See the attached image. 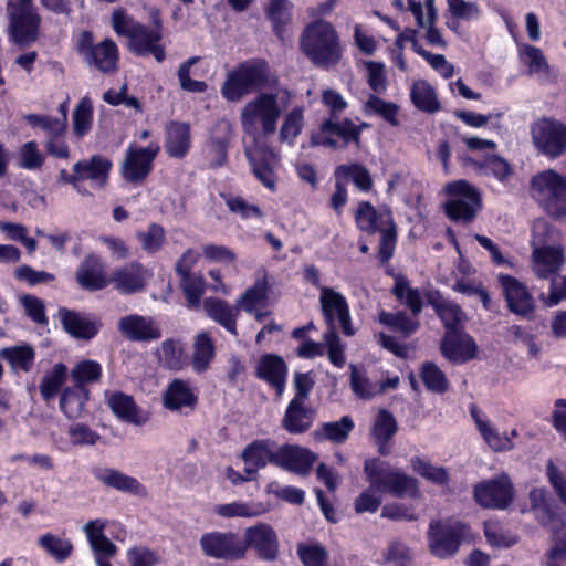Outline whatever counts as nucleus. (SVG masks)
<instances>
[{
    "mask_svg": "<svg viewBox=\"0 0 566 566\" xmlns=\"http://www.w3.org/2000/svg\"><path fill=\"white\" fill-rule=\"evenodd\" d=\"M24 120L32 128H41L49 137H62L66 132V120L48 115L28 114Z\"/></svg>",
    "mask_w": 566,
    "mask_h": 566,
    "instance_id": "53",
    "label": "nucleus"
},
{
    "mask_svg": "<svg viewBox=\"0 0 566 566\" xmlns=\"http://www.w3.org/2000/svg\"><path fill=\"white\" fill-rule=\"evenodd\" d=\"M291 14L292 3L289 0H271L266 9V15L277 34L290 22Z\"/></svg>",
    "mask_w": 566,
    "mask_h": 566,
    "instance_id": "57",
    "label": "nucleus"
},
{
    "mask_svg": "<svg viewBox=\"0 0 566 566\" xmlns=\"http://www.w3.org/2000/svg\"><path fill=\"white\" fill-rule=\"evenodd\" d=\"M113 163L105 156L93 155L80 159L73 165V171L77 172L80 185L88 181L93 189H104L108 185Z\"/></svg>",
    "mask_w": 566,
    "mask_h": 566,
    "instance_id": "15",
    "label": "nucleus"
},
{
    "mask_svg": "<svg viewBox=\"0 0 566 566\" xmlns=\"http://www.w3.org/2000/svg\"><path fill=\"white\" fill-rule=\"evenodd\" d=\"M161 401L164 408L171 412L189 415L197 407L198 395L188 381L174 379L164 390Z\"/></svg>",
    "mask_w": 566,
    "mask_h": 566,
    "instance_id": "16",
    "label": "nucleus"
},
{
    "mask_svg": "<svg viewBox=\"0 0 566 566\" xmlns=\"http://www.w3.org/2000/svg\"><path fill=\"white\" fill-rule=\"evenodd\" d=\"M160 28L148 29L138 24L128 39V49L137 55L153 54L157 62H163L166 57L164 48L159 44L161 40Z\"/></svg>",
    "mask_w": 566,
    "mask_h": 566,
    "instance_id": "20",
    "label": "nucleus"
},
{
    "mask_svg": "<svg viewBox=\"0 0 566 566\" xmlns=\"http://www.w3.org/2000/svg\"><path fill=\"white\" fill-rule=\"evenodd\" d=\"M470 415L484 442L495 452H505L514 448L513 441L506 432L500 433L476 405L470 406Z\"/></svg>",
    "mask_w": 566,
    "mask_h": 566,
    "instance_id": "25",
    "label": "nucleus"
},
{
    "mask_svg": "<svg viewBox=\"0 0 566 566\" xmlns=\"http://www.w3.org/2000/svg\"><path fill=\"white\" fill-rule=\"evenodd\" d=\"M120 334L133 342H151L161 337V331L153 317L129 314L119 318Z\"/></svg>",
    "mask_w": 566,
    "mask_h": 566,
    "instance_id": "19",
    "label": "nucleus"
},
{
    "mask_svg": "<svg viewBox=\"0 0 566 566\" xmlns=\"http://www.w3.org/2000/svg\"><path fill=\"white\" fill-rule=\"evenodd\" d=\"M475 165L485 174L492 175L499 181L506 180L513 172L511 165L499 155H488L481 160H475Z\"/></svg>",
    "mask_w": 566,
    "mask_h": 566,
    "instance_id": "56",
    "label": "nucleus"
},
{
    "mask_svg": "<svg viewBox=\"0 0 566 566\" xmlns=\"http://www.w3.org/2000/svg\"><path fill=\"white\" fill-rule=\"evenodd\" d=\"M408 9L412 13L418 28L429 27L436 23L438 12L434 6L436 0H424V3L418 0H407Z\"/></svg>",
    "mask_w": 566,
    "mask_h": 566,
    "instance_id": "58",
    "label": "nucleus"
},
{
    "mask_svg": "<svg viewBox=\"0 0 566 566\" xmlns=\"http://www.w3.org/2000/svg\"><path fill=\"white\" fill-rule=\"evenodd\" d=\"M549 232L546 222L536 223L533 229L532 268L539 279L557 275L565 262L564 248L548 244Z\"/></svg>",
    "mask_w": 566,
    "mask_h": 566,
    "instance_id": "5",
    "label": "nucleus"
},
{
    "mask_svg": "<svg viewBox=\"0 0 566 566\" xmlns=\"http://www.w3.org/2000/svg\"><path fill=\"white\" fill-rule=\"evenodd\" d=\"M206 314L214 322L223 326L229 333L237 336L238 306H231L228 302L216 297H208L203 301Z\"/></svg>",
    "mask_w": 566,
    "mask_h": 566,
    "instance_id": "29",
    "label": "nucleus"
},
{
    "mask_svg": "<svg viewBox=\"0 0 566 566\" xmlns=\"http://www.w3.org/2000/svg\"><path fill=\"white\" fill-rule=\"evenodd\" d=\"M104 528L105 524L101 520L90 521L84 525V532L95 554L97 565L98 558L107 560L117 552L116 546L104 535Z\"/></svg>",
    "mask_w": 566,
    "mask_h": 566,
    "instance_id": "34",
    "label": "nucleus"
},
{
    "mask_svg": "<svg viewBox=\"0 0 566 566\" xmlns=\"http://www.w3.org/2000/svg\"><path fill=\"white\" fill-rule=\"evenodd\" d=\"M531 137L535 148L544 156L555 159L566 153V124L543 116L531 125Z\"/></svg>",
    "mask_w": 566,
    "mask_h": 566,
    "instance_id": "8",
    "label": "nucleus"
},
{
    "mask_svg": "<svg viewBox=\"0 0 566 566\" xmlns=\"http://www.w3.org/2000/svg\"><path fill=\"white\" fill-rule=\"evenodd\" d=\"M97 479L105 485L124 493H142V484L133 476H129L114 469H105L96 474Z\"/></svg>",
    "mask_w": 566,
    "mask_h": 566,
    "instance_id": "40",
    "label": "nucleus"
},
{
    "mask_svg": "<svg viewBox=\"0 0 566 566\" xmlns=\"http://www.w3.org/2000/svg\"><path fill=\"white\" fill-rule=\"evenodd\" d=\"M365 76L368 86L377 94L387 90V75L385 64L378 61H364Z\"/></svg>",
    "mask_w": 566,
    "mask_h": 566,
    "instance_id": "60",
    "label": "nucleus"
},
{
    "mask_svg": "<svg viewBox=\"0 0 566 566\" xmlns=\"http://www.w3.org/2000/svg\"><path fill=\"white\" fill-rule=\"evenodd\" d=\"M243 542L248 544V547L254 548L259 557L263 559L273 560L277 556V536L274 530L266 524L248 527Z\"/></svg>",
    "mask_w": 566,
    "mask_h": 566,
    "instance_id": "22",
    "label": "nucleus"
},
{
    "mask_svg": "<svg viewBox=\"0 0 566 566\" xmlns=\"http://www.w3.org/2000/svg\"><path fill=\"white\" fill-rule=\"evenodd\" d=\"M45 163V155L40 150L34 140H30L20 146L18 150V165L25 170H40Z\"/></svg>",
    "mask_w": 566,
    "mask_h": 566,
    "instance_id": "51",
    "label": "nucleus"
},
{
    "mask_svg": "<svg viewBox=\"0 0 566 566\" xmlns=\"http://www.w3.org/2000/svg\"><path fill=\"white\" fill-rule=\"evenodd\" d=\"M361 127L355 125L350 119L335 123L332 119L324 120L321 124L319 130L314 133L311 137L313 146H325L336 148L338 146L335 136L339 137L344 145L354 142L359 143Z\"/></svg>",
    "mask_w": 566,
    "mask_h": 566,
    "instance_id": "14",
    "label": "nucleus"
},
{
    "mask_svg": "<svg viewBox=\"0 0 566 566\" xmlns=\"http://www.w3.org/2000/svg\"><path fill=\"white\" fill-rule=\"evenodd\" d=\"M0 358L8 360L13 371H29L34 361V350L28 346H12L0 350Z\"/></svg>",
    "mask_w": 566,
    "mask_h": 566,
    "instance_id": "46",
    "label": "nucleus"
},
{
    "mask_svg": "<svg viewBox=\"0 0 566 566\" xmlns=\"http://www.w3.org/2000/svg\"><path fill=\"white\" fill-rule=\"evenodd\" d=\"M499 281L503 287L509 310L517 316L531 318L535 306L527 287L509 274H500Z\"/></svg>",
    "mask_w": 566,
    "mask_h": 566,
    "instance_id": "18",
    "label": "nucleus"
},
{
    "mask_svg": "<svg viewBox=\"0 0 566 566\" xmlns=\"http://www.w3.org/2000/svg\"><path fill=\"white\" fill-rule=\"evenodd\" d=\"M276 455H279V446L273 440H256L242 451L244 470L252 474L268 463L276 464Z\"/></svg>",
    "mask_w": 566,
    "mask_h": 566,
    "instance_id": "23",
    "label": "nucleus"
},
{
    "mask_svg": "<svg viewBox=\"0 0 566 566\" xmlns=\"http://www.w3.org/2000/svg\"><path fill=\"white\" fill-rule=\"evenodd\" d=\"M287 375V366L284 360L276 355H263L256 366V376L266 381L281 397L283 395Z\"/></svg>",
    "mask_w": 566,
    "mask_h": 566,
    "instance_id": "26",
    "label": "nucleus"
},
{
    "mask_svg": "<svg viewBox=\"0 0 566 566\" xmlns=\"http://www.w3.org/2000/svg\"><path fill=\"white\" fill-rule=\"evenodd\" d=\"M270 283L268 274L259 275L253 285L248 287L238 298L237 306L245 313H254L256 308L266 306L269 300Z\"/></svg>",
    "mask_w": 566,
    "mask_h": 566,
    "instance_id": "32",
    "label": "nucleus"
},
{
    "mask_svg": "<svg viewBox=\"0 0 566 566\" xmlns=\"http://www.w3.org/2000/svg\"><path fill=\"white\" fill-rule=\"evenodd\" d=\"M482 208L481 191L462 179V224L472 222Z\"/></svg>",
    "mask_w": 566,
    "mask_h": 566,
    "instance_id": "45",
    "label": "nucleus"
},
{
    "mask_svg": "<svg viewBox=\"0 0 566 566\" xmlns=\"http://www.w3.org/2000/svg\"><path fill=\"white\" fill-rule=\"evenodd\" d=\"M300 50L316 67L332 70L344 57V46L336 28L326 20L308 23L298 40Z\"/></svg>",
    "mask_w": 566,
    "mask_h": 566,
    "instance_id": "2",
    "label": "nucleus"
},
{
    "mask_svg": "<svg viewBox=\"0 0 566 566\" xmlns=\"http://www.w3.org/2000/svg\"><path fill=\"white\" fill-rule=\"evenodd\" d=\"M428 303L434 308L443 322L446 334L441 340V352L446 358L453 363L460 360V337L458 334L459 308L458 305L444 300L438 291H428Z\"/></svg>",
    "mask_w": 566,
    "mask_h": 566,
    "instance_id": "6",
    "label": "nucleus"
},
{
    "mask_svg": "<svg viewBox=\"0 0 566 566\" xmlns=\"http://www.w3.org/2000/svg\"><path fill=\"white\" fill-rule=\"evenodd\" d=\"M266 81V63L263 61H247L227 74L221 94L227 101L239 102L247 94L262 87Z\"/></svg>",
    "mask_w": 566,
    "mask_h": 566,
    "instance_id": "4",
    "label": "nucleus"
},
{
    "mask_svg": "<svg viewBox=\"0 0 566 566\" xmlns=\"http://www.w3.org/2000/svg\"><path fill=\"white\" fill-rule=\"evenodd\" d=\"M191 145L190 126L186 123L170 122L166 126L165 149L170 157L181 158Z\"/></svg>",
    "mask_w": 566,
    "mask_h": 566,
    "instance_id": "30",
    "label": "nucleus"
},
{
    "mask_svg": "<svg viewBox=\"0 0 566 566\" xmlns=\"http://www.w3.org/2000/svg\"><path fill=\"white\" fill-rule=\"evenodd\" d=\"M93 125V105L88 97H83L72 115V128L77 138L84 137Z\"/></svg>",
    "mask_w": 566,
    "mask_h": 566,
    "instance_id": "47",
    "label": "nucleus"
},
{
    "mask_svg": "<svg viewBox=\"0 0 566 566\" xmlns=\"http://www.w3.org/2000/svg\"><path fill=\"white\" fill-rule=\"evenodd\" d=\"M303 127V111L301 108L292 109L284 118L280 129V139L290 145L294 144Z\"/></svg>",
    "mask_w": 566,
    "mask_h": 566,
    "instance_id": "62",
    "label": "nucleus"
},
{
    "mask_svg": "<svg viewBox=\"0 0 566 566\" xmlns=\"http://www.w3.org/2000/svg\"><path fill=\"white\" fill-rule=\"evenodd\" d=\"M271 506L269 501H235L229 504L218 505L216 513L223 517H255L270 511Z\"/></svg>",
    "mask_w": 566,
    "mask_h": 566,
    "instance_id": "35",
    "label": "nucleus"
},
{
    "mask_svg": "<svg viewBox=\"0 0 566 566\" xmlns=\"http://www.w3.org/2000/svg\"><path fill=\"white\" fill-rule=\"evenodd\" d=\"M160 150L158 143H150L147 147L129 145L120 165V174L127 182H143L153 169V161Z\"/></svg>",
    "mask_w": 566,
    "mask_h": 566,
    "instance_id": "11",
    "label": "nucleus"
},
{
    "mask_svg": "<svg viewBox=\"0 0 566 566\" xmlns=\"http://www.w3.org/2000/svg\"><path fill=\"white\" fill-rule=\"evenodd\" d=\"M353 45L364 55L373 56L379 49V40L361 24L353 25Z\"/></svg>",
    "mask_w": 566,
    "mask_h": 566,
    "instance_id": "54",
    "label": "nucleus"
},
{
    "mask_svg": "<svg viewBox=\"0 0 566 566\" xmlns=\"http://www.w3.org/2000/svg\"><path fill=\"white\" fill-rule=\"evenodd\" d=\"M303 405L304 402H301L300 399H292L286 408L283 427L291 433H302L312 424V412Z\"/></svg>",
    "mask_w": 566,
    "mask_h": 566,
    "instance_id": "38",
    "label": "nucleus"
},
{
    "mask_svg": "<svg viewBox=\"0 0 566 566\" xmlns=\"http://www.w3.org/2000/svg\"><path fill=\"white\" fill-rule=\"evenodd\" d=\"M473 495H514V485L510 475L502 472L492 479L476 483Z\"/></svg>",
    "mask_w": 566,
    "mask_h": 566,
    "instance_id": "44",
    "label": "nucleus"
},
{
    "mask_svg": "<svg viewBox=\"0 0 566 566\" xmlns=\"http://www.w3.org/2000/svg\"><path fill=\"white\" fill-rule=\"evenodd\" d=\"M76 50L90 66L103 73H112L117 70L118 48L111 39H105L95 44L91 32L81 31L76 38Z\"/></svg>",
    "mask_w": 566,
    "mask_h": 566,
    "instance_id": "7",
    "label": "nucleus"
},
{
    "mask_svg": "<svg viewBox=\"0 0 566 566\" xmlns=\"http://www.w3.org/2000/svg\"><path fill=\"white\" fill-rule=\"evenodd\" d=\"M417 491V480L399 470H391L385 480L380 492L398 495L412 494Z\"/></svg>",
    "mask_w": 566,
    "mask_h": 566,
    "instance_id": "50",
    "label": "nucleus"
},
{
    "mask_svg": "<svg viewBox=\"0 0 566 566\" xmlns=\"http://www.w3.org/2000/svg\"><path fill=\"white\" fill-rule=\"evenodd\" d=\"M203 553L212 558L237 560L245 556L248 544L232 532H210L200 538Z\"/></svg>",
    "mask_w": 566,
    "mask_h": 566,
    "instance_id": "10",
    "label": "nucleus"
},
{
    "mask_svg": "<svg viewBox=\"0 0 566 566\" xmlns=\"http://www.w3.org/2000/svg\"><path fill=\"white\" fill-rule=\"evenodd\" d=\"M280 93H261L244 104L240 112L244 153L254 176L270 190L276 186L277 157L268 138L276 132L284 106Z\"/></svg>",
    "mask_w": 566,
    "mask_h": 566,
    "instance_id": "1",
    "label": "nucleus"
},
{
    "mask_svg": "<svg viewBox=\"0 0 566 566\" xmlns=\"http://www.w3.org/2000/svg\"><path fill=\"white\" fill-rule=\"evenodd\" d=\"M319 303L328 328L335 327L337 319L344 335L353 336L355 334L349 306L342 293L332 287H321Z\"/></svg>",
    "mask_w": 566,
    "mask_h": 566,
    "instance_id": "13",
    "label": "nucleus"
},
{
    "mask_svg": "<svg viewBox=\"0 0 566 566\" xmlns=\"http://www.w3.org/2000/svg\"><path fill=\"white\" fill-rule=\"evenodd\" d=\"M398 429L395 417L387 410H380L371 426L370 436L377 446L379 453L389 454L390 448L388 442L396 434Z\"/></svg>",
    "mask_w": 566,
    "mask_h": 566,
    "instance_id": "33",
    "label": "nucleus"
},
{
    "mask_svg": "<svg viewBox=\"0 0 566 566\" xmlns=\"http://www.w3.org/2000/svg\"><path fill=\"white\" fill-rule=\"evenodd\" d=\"M39 545L57 562L65 560L73 551V545L70 541L50 533L44 534L39 538Z\"/></svg>",
    "mask_w": 566,
    "mask_h": 566,
    "instance_id": "55",
    "label": "nucleus"
},
{
    "mask_svg": "<svg viewBox=\"0 0 566 566\" xmlns=\"http://www.w3.org/2000/svg\"><path fill=\"white\" fill-rule=\"evenodd\" d=\"M392 293L399 302L411 310L415 316L421 312L422 301L420 292L418 289L410 286V283L406 276L400 274L395 276Z\"/></svg>",
    "mask_w": 566,
    "mask_h": 566,
    "instance_id": "41",
    "label": "nucleus"
},
{
    "mask_svg": "<svg viewBox=\"0 0 566 566\" xmlns=\"http://www.w3.org/2000/svg\"><path fill=\"white\" fill-rule=\"evenodd\" d=\"M157 355L159 360L170 369L180 370L187 364L185 345L179 340H164L157 349Z\"/></svg>",
    "mask_w": 566,
    "mask_h": 566,
    "instance_id": "42",
    "label": "nucleus"
},
{
    "mask_svg": "<svg viewBox=\"0 0 566 566\" xmlns=\"http://www.w3.org/2000/svg\"><path fill=\"white\" fill-rule=\"evenodd\" d=\"M60 315L64 329L75 338L91 339L98 332L97 324L82 314L61 311Z\"/></svg>",
    "mask_w": 566,
    "mask_h": 566,
    "instance_id": "36",
    "label": "nucleus"
},
{
    "mask_svg": "<svg viewBox=\"0 0 566 566\" xmlns=\"http://www.w3.org/2000/svg\"><path fill=\"white\" fill-rule=\"evenodd\" d=\"M216 355L214 345L207 332L199 333L193 342L192 367L198 374L206 371Z\"/></svg>",
    "mask_w": 566,
    "mask_h": 566,
    "instance_id": "39",
    "label": "nucleus"
},
{
    "mask_svg": "<svg viewBox=\"0 0 566 566\" xmlns=\"http://www.w3.org/2000/svg\"><path fill=\"white\" fill-rule=\"evenodd\" d=\"M136 235L143 250L148 253L160 250L166 239L165 229L158 223L149 224L145 231H138Z\"/></svg>",
    "mask_w": 566,
    "mask_h": 566,
    "instance_id": "61",
    "label": "nucleus"
},
{
    "mask_svg": "<svg viewBox=\"0 0 566 566\" xmlns=\"http://www.w3.org/2000/svg\"><path fill=\"white\" fill-rule=\"evenodd\" d=\"M105 395L108 407L120 420L136 426H143L148 421L149 415L138 408L129 395L120 391H111Z\"/></svg>",
    "mask_w": 566,
    "mask_h": 566,
    "instance_id": "24",
    "label": "nucleus"
},
{
    "mask_svg": "<svg viewBox=\"0 0 566 566\" xmlns=\"http://www.w3.org/2000/svg\"><path fill=\"white\" fill-rule=\"evenodd\" d=\"M554 546L547 552V566H562L566 562V524L554 527Z\"/></svg>",
    "mask_w": 566,
    "mask_h": 566,
    "instance_id": "59",
    "label": "nucleus"
},
{
    "mask_svg": "<svg viewBox=\"0 0 566 566\" xmlns=\"http://www.w3.org/2000/svg\"><path fill=\"white\" fill-rule=\"evenodd\" d=\"M535 518L543 526L557 527L563 523L565 511L555 497H526Z\"/></svg>",
    "mask_w": 566,
    "mask_h": 566,
    "instance_id": "28",
    "label": "nucleus"
},
{
    "mask_svg": "<svg viewBox=\"0 0 566 566\" xmlns=\"http://www.w3.org/2000/svg\"><path fill=\"white\" fill-rule=\"evenodd\" d=\"M363 111L366 115H378L389 124L398 125L397 113L398 106L391 102H387L377 95L370 94L364 103Z\"/></svg>",
    "mask_w": 566,
    "mask_h": 566,
    "instance_id": "48",
    "label": "nucleus"
},
{
    "mask_svg": "<svg viewBox=\"0 0 566 566\" xmlns=\"http://www.w3.org/2000/svg\"><path fill=\"white\" fill-rule=\"evenodd\" d=\"M420 378L426 388L433 392H443L448 388L444 374L432 363H426L420 370Z\"/></svg>",
    "mask_w": 566,
    "mask_h": 566,
    "instance_id": "63",
    "label": "nucleus"
},
{
    "mask_svg": "<svg viewBox=\"0 0 566 566\" xmlns=\"http://www.w3.org/2000/svg\"><path fill=\"white\" fill-rule=\"evenodd\" d=\"M10 33L14 42L28 44L38 38L40 15L33 6V0H8Z\"/></svg>",
    "mask_w": 566,
    "mask_h": 566,
    "instance_id": "9",
    "label": "nucleus"
},
{
    "mask_svg": "<svg viewBox=\"0 0 566 566\" xmlns=\"http://www.w3.org/2000/svg\"><path fill=\"white\" fill-rule=\"evenodd\" d=\"M430 552L439 557L452 556L460 545V522L458 518L432 521L428 530Z\"/></svg>",
    "mask_w": 566,
    "mask_h": 566,
    "instance_id": "12",
    "label": "nucleus"
},
{
    "mask_svg": "<svg viewBox=\"0 0 566 566\" xmlns=\"http://www.w3.org/2000/svg\"><path fill=\"white\" fill-rule=\"evenodd\" d=\"M87 400V390L83 386H75L63 390L60 407L70 419H76L82 415Z\"/></svg>",
    "mask_w": 566,
    "mask_h": 566,
    "instance_id": "43",
    "label": "nucleus"
},
{
    "mask_svg": "<svg viewBox=\"0 0 566 566\" xmlns=\"http://www.w3.org/2000/svg\"><path fill=\"white\" fill-rule=\"evenodd\" d=\"M151 272L138 262L116 268L109 276L114 289L122 294H134L144 290Z\"/></svg>",
    "mask_w": 566,
    "mask_h": 566,
    "instance_id": "17",
    "label": "nucleus"
},
{
    "mask_svg": "<svg viewBox=\"0 0 566 566\" xmlns=\"http://www.w3.org/2000/svg\"><path fill=\"white\" fill-rule=\"evenodd\" d=\"M411 99L417 108L433 113L439 109V102L432 86L426 81H417L411 87Z\"/></svg>",
    "mask_w": 566,
    "mask_h": 566,
    "instance_id": "49",
    "label": "nucleus"
},
{
    "mask_svg": "<svg viewBox=\"0 0 566 566\" xmlns=\"http://www.w3.org/2000/svg\"><path fill=\"white\" fill-rule=\"evenodd\" d=\"M355 220L357 227L366 232L374 233L394 222L391 211L387 208L375 209L369 202L358 203Z\"/></svg>",
    "mask_w": 566,
    "mask_h": 566,
    "instance_id": "27",
    "label": "nucleus"
},
{
    "mask_svg": "<svg viewBox=\"0 0 566 566\" xmlns=\"http://www.w3.org/2000/svg\"><path fill=\"white\" fill-rule=\"evenodd\" d=\"M350 374V386L355 395L360 399H371L373 397L380 395L388 389H395L399 385V377H388L384 381H377L374 386H369L368 389L360 387L361 381H365V374L361 373L357 367L352 366Z\"/></svg>",
    "mask_w": 566,
    "mask_h": 566,
    "instance_id": "37",
    "label": "nucleus"
},
{
    "mask_svg": "<svg viewBox=\"0 0 566 566\" xmlns=\"http://www.w3.org/2000/svg\"><path fill=\"white\" fill-rule=\"evenodd\" d=\"M80 285L86 290L96 291L111 284L103 273V265L98 256L88 255L84 259L76 273Z\"/></svg>",
    "mask_w": 566,
    "mask_h": 566,
    "instance_id": "31",
    "label": "nucleus"
},
{
    "mask_svg": "<svg viewBox=\"0 0 566 566\" xmlns=\"http://www.w3.org/2000/svg\"><path fill=\"white\" fill-rule=\"evenodd\" d=\"M531 197L554 219L566 217V178L553 169L531 178Z\"/></svg>",
    "mask_w": 566,
    "mask_h": 566,
    "instance_id": "3",
    "label": "nucleus"
},
{
    "mask_svg": "<svg viewBox=\"0 0 566 566\" xmlns=\"http://www.w3.org/2000/svg\"><path fill=\"white\" fill-rule=\"evenodd\" d=\"M67 368L64 364H55L50 371H48L40 384V394L45 400L53 398L62 384L66 379Z\"/></svg>",
    "mask_w": 566,
    "mask_h": 566,
    "instance_id": "52",
    "label": "nucleus"
},
{
    "mask_svg": "<svg viewBox=\"0 0 566 566\" xmlns=\"http://www.w3.org/2000/svg\"><path fill=\"white\" fill-rule=\"evenodd\" d=\"M297 555L304 566H325L328 559L327 551L319 544H298Z\"/></svg>",
    "mask_w": 566,
    "mask_h": 566,
    "instance_id": "64",
    "label": "nucleus"
},
{
    "mask_svg": "<svg viewBox=\"0 0 566 566\" xmlns=\"http://www.w3.org/2000/svg\"><path fill=\"white\" fill-rule=\"evenodd\" d=\"M276 457L277 467L301 475L307 474L317 460L315 453L294 444L279 446V455Z\"/></svg>",
    "mask_w": 566,
    "mask_h": 566,
    "instance_id": "21",
    "label": "nucleus"
}]
</instances>
